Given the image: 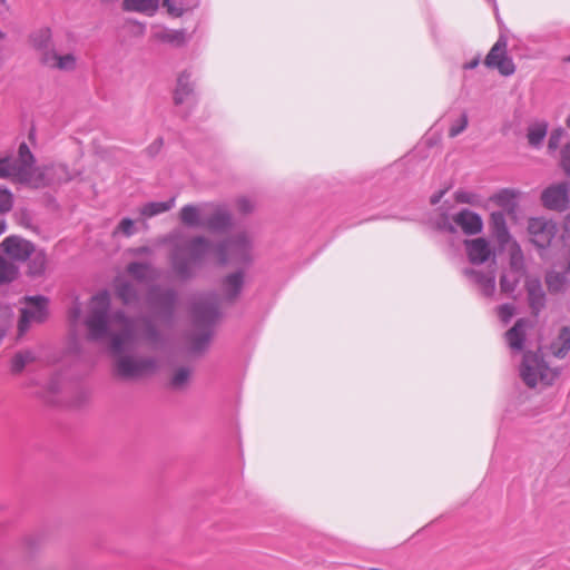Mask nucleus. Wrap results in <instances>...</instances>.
<instances>
[{"instance_id":"nucleus-1","label":"nucleus","mask_w":570,"mask_h":570,"mask_svg":"<svg viewBox=\"0 0 570 570\" xmlns=\"http://www.w3.org/2000/svg\"><path fill=\"white\" fill-rule=\"evenodd\" d=\"M191 320L195 328L200 333H193L188 336L189 352L194 354L204 353L213 337V326L220 317L219 298L215 293H207L199 296L191 305Z\"/></svg>"},{"instance_id":"nucleus-2","label":"nucleus","mask_w":570,"mask_h":570,"mask_svg":"<svg viewBox=\"0 0 570 570\" xmlns=\"http://www.w3.org/2000/svg\"><path fill=\"white\" fill-rule=\"evenodd\" d=\"M213 248V243L200 235L174 243L170 254L174 272L181 279L191 278L193 266L200 265Z\"/></svg>"},{"instance_id":"nucleus-3","label":"nucleus","mask_w":570,"mask_h":570,"mask_svg":"<svg viewBox=\"0 0 570 570\" xmlns=\"http://www.w3.org/2000/svg\"><path fill=\"white\" fill-rule=\"evenodd\" d=\"M520 376L528 387L533 389L539 383L546 386L552 385L558 372L547 364L540 350L527 351L520 366Z\"/></svg>"},{"instance_id":"nucleus-4","label":"nucleus","mask_w":570,"mask_h":570,"mask_svg":"<svg viewBox=\"0 0 570 570\" xmlns=\"http://www.w3.org/2000/svg\"><path fill=\"white\" fill-rule=\"evenodd\" d=\"M109 309L110 297L107 291L99 292L92 296L89 314L85 321V325L88 330V338L90 341H100L110 335Z\"/></svg>"},{"instance_id":"nucleus-5","label":"nucleus","mask_w":570,"mask_h":570,"mask_svg":"<svg viewBox=\"0 0 570 570\" xmlns=\"http://www.w3.org/2000/svg\"><path fill=\"white\" fill-rule=\"evenodd\" d=\"M109 309L110 297L107 291L99 292L92 296L89 314L85 321V325L88 330V338L90 341H100L110 335Z\"/></svg>"},{"instance_id":"nucleus-6","label":"nucleus","mask_w":570,"mask_h":570,"mask_svg":"<svg viewBox=\"0 0 570 570\" xmlns=\"http://www.w3.org/2000/svg\"><path fill=\"white\" fill-rule=\"evenodd\" d=\"M114 372L121 380H139L156 372L157 360L153 356L135 357L129 354H112Z\"/></svg>"},{"instance_id":"nucleus-7","label":"nucleus","mask_w":570,"mask_h":570,"mask_svg":"<svg viewBox=\"0 0 570 570\" xmlns=\"http://www.w3.org/2000/svg\"><path fill=\"white\" fill-rule=\"evenodd\" d=\"M178 294L173 288L151 286L147 293V304L154 317L165 324H171L175 317Z\"/></svg>"},{"instance_id":"nucleus-8","label":"nucleus","mask_w":570,"mask_h":570,"mask_svg":"<svg viewBox=\"0 0 570 570\" xmlns=\"http://www.w3.org/2000/svg\"><path fill=\"white\" fill-rule=\"evenodd\" d=\"M250 242L245 234H237L228 239L218 243L215 252L218 257L219 265H226L228 261L235 264H249Z\"/></svg>"},{"instance_id":"nucleus-9","label":"nucleus","mask_w":570,"mask_h":570,"mask_svg":"<svg viewBox=\"0 0 570 570\" xmlns=\"http://www.w3.org/2000/svg\"><path fill=\"white\" fill-rule=\"evenodd\" d=\"M544 208L563 213L570 208V179L551 184L546 187L540 196Z\"/></svg>"},{"instance_id":"nucleus-10","label":"nucleus","mask_w":570,"mask_h":570,"mask_svg":"<svg viewBox=\"0 0 570 570\" xmlns=\"http://www.w3.org/2000/svg\"><path fill=\"white\" fill-rule=\"evenodd\" d=\"M27 306L21 309V316L18 323L20 334H23L31 322L42 323L48 316L49 299L42 295L27 296L24 298Z\"/></svg>"},{"instance_id":"nucleus-11","label":"nucleus","mask_w":570,"mask_h":570,"mask_svg":"<svg viewBox=\"0 0 570 570\" xmlns=\"http://www.w3.org/2000/svg\"><path fill=\"white\" fill-rule=\"evenodd\" d=\"M508 40L500 36L484 59V65L490 69H497L502 76L508 77L515 72V65L507 55Z\"/></svg>"},{"instance_id":"nucleus-12","label":"nucleus","mask_w":570,"mask_h":570,"mask_svg":"<svg viewBox=\"0 0 570 570\" xmlns=\"http://www.w3.org/2000/svg\"><path fill=\"white\" fill-rule=\"evenodd\" d=\"M528 232L531 242L541 249L550 246L557 234V226L552 220L542 217L530 218L528 223Z\"/></svg>"},{"instance_id":"nucleus-13","label":"nucleus","mask_w":570,"mask_h":570,"mask_svg":"<svg viewBox=\"0 0 570 570\" xmlns=\"http://www.w3.org/2000/svg\"><path fill=\"white\" fill-rule=\"evenodd\" d=\"M524 289L527 292V302L531 315L538 316L547 305V294L541 281L534 276H527L524 281Z\"/></svg>"},{"instance_id":"nucleus-14","label":"nucleus","mask_w":570,"mask_h":570,"mask_svg":"<svg viewBox=\"0 0 570 570\" xmlns=\"http://www.w3.org/2000/svg\"><path fill=\"white\" fill-rule=\"evenodd\" d=\"M0 247L11 259L18 262L27 261L35 252V245L18 235L6 237Z\"/></svg>"},{"instance_id":"nucleus-15","label":"nucleus","mask_w":570,"mask_h":570,"mask_svg":"<svg viewBox=\"0 0 570 570\" xmlns=\"http://www.w3.org/2000/svg\"><path fill=\"white\" fill-rule=\"evenodd\" d=\"M204 216L203 228L210 232H225L232 226L230 213L220 205L208 204Z\"/></svg>"},{"instance_id":"nucleus-16","label":"nucleus","mask_w":570,"mask_h":570,"mask_svg":"<svg viewBox=\"0 0 570 570\" xmlns=\"http://www.w3.org/2000/svg\"><path fill=\"white\" fill-rule=\"evenodd\" d=\"M489 229L491 236L497 240L501 249L510 245L512 239L507 226L505 215L503 212H493L490 215Z\"/></svg>"},{"instance_id":"nucleus-17","label":"nucleus","mask_w":570,"mask_h":570,"mask_svg":"<svg viewBox=\"0 0 570 570\" xmlns=\"http://www.w3.org/2000/svg\"><path fill=\"white\" fill-rule=\"evenodd\" d=\"M453 223L459 226L465 235H478L483 229L482 217L468 208L461 209L453 216Z\"/></svg>"},{"instance_id":"nucleus-18","label":"nucleus","mask_w":570,"mask_h":570,"mask_svg":"<svg viewBox=\"0 0 570 570\" xmlns=\"http://www.w3.org/2000/svg\"><path fill=\"white\" fill-rule=\"evenodd\" d=\"M464 245L469 261L474 265L485 263L492 255L490 244L485 238L466 239Z\"/></svg>"},{"instance_id":"nucleus-19","label":"nucleus","mask_w":570,"mask_h":570,"mask_svg":"<svg viewBox=\"0 0 570 570\" xmlns=\"http://www.w3.org/2000/svg\"><path fill=\"white\" fill-rule=\"evenodd\" d=\"M207 208H209L208 204H187L179 210V220L187 227L203 228L204 216Z\"/></svg>"},{"instance_id":"nucleus-20","label":"nucleus","mask_w":570,"mask_h":570,"mask_svg":"<svg viewBox=\"0 0 570 570\" xmlns=\"http://www.w3.org/2000/svg\"><path fill=\"white\" fill-rule=\"evenodd\" d=\"M463 274L480 287V289L484 296L490 297L494 294V292H495V273H494V271L483 273V272L474 269V268H465L463 271Z\"/></svg>"},{"instance_id":"nucleus-21","label":"nucleus","mask_w":570,"mask_h":570,"mask_svg":"<svg viewBox=\"0 0 570 570\" xmlns=\"http://www.w3.org/2000/svg\"><path fill=\"white\" fill-rule=\"evenodd\" d=\"M19 168L18 174L23 180L31 181V169L36 165V157L31 153L27 142L22 141L18 148V158L14 159Z\"/></svg>"},{"instance_id":"nucleus-22","label":"nucleus","mask_w":570,"mask_h":570,"mask_svg":"<svg viewBox=\"0 0 570 570\" xmlns=\"http://www.w3.org/2000/svg\"><path fill=\"white\" fill-rule=\"evenodd\" d=\"M509 271L513 275L528 276L524 255L517 240L509 245Z\"/></svg>"},{"instance_id":"nucleus-23","label":"nucleus","mask_w":570,"mask_h":570,"mask_svg":"<svg viewBox=\"0 0 570 570\" xmlns=\"http://www.w3.org/2000/svg\"><path fill=\"white\" fill-rule=\"evenodd\" d=\"M244 286V273L242 271H237L227 275L223 279V289L225 293V298L228 302H234L238 295L240 294Z\"/></svg>"},{"instance_id":"nucleus-24","label":"nucleus","mask_w":570,"mask_h":570,"mask_svg":"<svg viewBox=\"0 0 570 570\" xmlns=\"http://www.w3.org/2000/svg\"><path fill=\"white\" fill-rule=\"evenodd\" d=\"M134 323L124 325V330L119 333L110 334L109 350L111 354H122L126 352V345L134 340Z\"/></svg>"},{"instance_id":"nucleus-25","label":"nucleus","mask_w":570,"mask_h":570,"mask_svg":"<svg viewBox=\"0 0 570 570\" xmlns=\"http://www.w3.org/2000/svg\"><path fill=\"white\" fill-rule=\"evenodd\" d=\"M527 321L519 318L514 325L505 332V338L509 346L514 351H522L525 341Z\"/></svg>"},{"instance_id":"nucleus-26","label":"nucleus","mask_w":570,"mask_h":570,"mask_svg":"<svg viewBox=\"0 0 570 570\" xmlns=\"http://www.w3.org/2000/svg\"><path fill=\"white\" fill-rule=\"evenodd\" d=\"M194 92V86L190 82V73L183 71L177 79V86L174 92L175 105H181Z\"/></svg>"},{"instance_id":"nucleus-27","label":"nucleus","mask_w":570,"mask_h":570,"mask_svg":"<svg viewBox=\"0 0 570 570\" xmlns=\"http://www.w3.org/2000/svg\"><path fill=\"white\" fill-rule=\"evenodd\" d=\"M159 7V0H124L122 9L128 12H140L153 16Z\"/></svg>"},{"instance_id":"nucleus-28","label":"nucleus","mask_w":570,"mask_h":570,"mask_svg":"<svg viewBox=\"0 0 570 570\" xmlns=\"http://www.w3.org/2000/svg\"><path fill=\"white\" fill-rule=\"evenodd\" d=\"M140 322L144 326L141 335L144 341H146L151 347H158L164 342L160 331L150 317L144 316L140 318Z\"/></svg>"},{"instance_id":"nucleus-29","label":"nucleus","mask_w":570,"mask_h":570,"mask_svg":"<svg viewBox=\"0 0 570 570\" xmlns=\"http://www.w3.org/2000/svg\"><path fill=\"white\" fill-rule=\"evenodd\" d=\"M18 170L17 161H14L11 156L0 158V179H12L18 183H29L21 178Z\"/></svg>"},{"instance_id":"nucleus-30","label":"nucleus","mask_w":570,"mask_h":570,"mask_svg":"<svg viewBox=\"0 0 570 570\" xmlns=\"http://www.w3.org/2000/svg\"><path fill=\"white\" fill-rule=\"evenodd\" d=\"M155 38L161 42L169 43L174 47H183L188 41L189 37L184 29L180 30H164L157 32Z\"/></svg>"},{"instance_id":"nucleus-31","label":"nucleus","mask_w":570,"mask_h":570,"mask_svg":"<svg viewBox=\"0 0 570 570\" xmlns=\"http://www.w3.org/2000/svg\"><path fill=\"white\" fill-rule=\"evenodd\" d=\"M30 42L37 51L51 49L53 43L50 28H40L32 32L30 35Z\"/></svg>"},{"instance_id":"nucleus-32","label":"nucleus","mask_w":570,"mask_h":570,"mask_svg":"<svg viewBox=\"0 0 570 570\" xmlns=\"http://www.w3.org/2000/svg\"><path fill=\"white\" fill-rule=\"evenodd\" d=\"M553 354L562 358L570 351V327L560 328L557 340L551 345Z\"/></svg>"},{"instance_id":"nucleus-33","label":"nucleus","mask_w":570,"mask_h":570,"mask_svg":"<svg viewBox=\"0 0 570 570\" xmlns=\"http://www.w3.org/2000/svg\"><path fill=\"white\" fill-rule=\"evenodd\" d=\"M116 295L125 305L137 303L139 298L136 287L126 281L116 285Z\"/></svg>"},{"instance_id":"nucleus-34","label":"nucleus","mask_w":570,"mask_h":570,"mask_svg":"<svg viewBox=\"0 0 570 570\" xmlns=\"http://www.w3.org/2000/svg\"><path fill=\"white\" fill-rule=\"evenodd\" d=\"M547 132H548V124L547 122L542 121V122H537V124L531 125L528 128V134H527L529 145L534 148L540 147L543 142L544 137L547 136Z\"/></svg>"},{"instance_id":"nucleus-35","label":"nucleus","mask_w":570,"mask_h":570,"mask_svg":"<svg viewBox=\"0 0 570 570\" xmlns=\"http://www.w3.org/2000/svg\"><path fill=\"white\" fill-rule=\"evenodd\" d=\"M174 204H175V198H171L167 202H150V203L145 204L140 208V214L144 217L150 218V217H154L161 213L170 210L173 208Z\"/></svg>"},{"instance_id":"nucleus-36","label":"nucleus","mask_w":570,"mask_h":570,"mask_svg":"<svg viewBox=\"0 0 570 570\" xmlns=\"http://www.w3.org/2000/svg\"><path fill=\"white\" fill-rule=\"evenodd\" d=\"M190 376H191L190 367H188V366L178 367L174 372V374L169 381L170 389H173L175 391L184 390L188 385Z\"/></svg>"},{"instance_id":"nucleus-37","label":"nucleus","mask_w":570,"mask_h":570,"mask_svg":"<svg viewBox=\"0 0 570 570\" xmlns=\"http://www.w3.org/2000/svg\"><path fill=\"white\" fill-rule=\"evenodd\" d=\"M18 274V266L0 256V285L13 282Z\"/></svg>"},{"instance_id":"nucleus-38","label":"nucleus","mask_w":570,"mask_h":570,"mask_svg":"<svg viewBox=\"0 0 570 570\" xmlns=\"http://www.w3.org/2000/svg\"><path fill=\"white\" fill-rule=\"evenodd\" d=\"M35 361V355L30 351L18 352L14 354L11 361V371L12 373H21L26 365L30 362Z\"/></svg>"},{"instance_id":"nucleus-39","label":"nucleus","mask_w":570,"mask_h":570,"mask_svg":"<svg viewBox=\"0 0 570 570\" xmlns=\"http://www.w3.org/2000/svg\"><path fill=\"white\" fill-rule=\"evenodd\" d=\"M514 197L515 194L512 190L502 189L492 197V200L501 207L513 210L515 207Z\"/></svg>"},{"instance_id":"nucleus-40","label":"nucleus","mask_w":570,"mask_h":570,"mask_svg":"<svg viewBox=\"0 0 570 570\" xmlns=\"http://www.w3.org/2000/svg\"><path fill=\"white\" fill-rule=\"evenodd\" d=\"M522 276H519V275H513L509 272V274H503L501 277H500V289L502 293H505V294H512L519 283H520V279H521Z\"/></svg>"},{"instance_id":"nucleus-41","label":"nucleus","mask_w":570,"mask_h":570,"mask_svg":"<svg viewBox=\"0 0 570 570\" xmlns=\"http://www.w3.org/2000/svg\"><path fill=\"white\" fill-rule=\"evenodd\" d=\"M546 283H547L550 292L558 293V292L562 291V288L564 286L566 276L561 273L549 272L546 275Z\"/></svg>"},{"instance_id":"nucleus-42","label":"nucleus","mask_w":570,"mask_h":570,"mask_svg":"<svg viewBox=\"0 0 570 570\" xmlns=\"http://www.w3.org/2000/svg\"><path fill=\"white\" fill-rule=\"evenodd\" d=\"M150 266L145 263L139 262H132L128 264L127 272L137 281H145L147 278V272L149 271Z\"/></svg>"},{"instance_id":"nucleus-43","label":"nucleus","mask_w":570,"mask_h":570,"mask_svg":"<svg viewBox=\"0 0 570 570\" xmlns=\"http://www.w3.org/2000/svg\"><path fill=\"white\" fill-rule=\"evenodd\" d=\"M56 69L70 71L76 68V57L72 53L65 56L58 55L57 61L53 63Z\"/></svg>"},{"instance_id":"nucleus-44","label":"nucleus","mask_w":570,"mask_h":570,"mask_svg":"<svg viewBox=\"0 0 570 570\" xmlns=\"http://www.w3.org/2000/svg\"><path fill=\"white\" fill-rule=\"evenodd\" d=\"M27 185H31L35 188H42L50 184V179L47 178L46 173L40 169H31V181L26 183Z\"/></svg>"},{"instance_id":"nucleus-45","label":"nucleus","mask_w":570,"mask_h":570,"mask_svg":"<svg viewBox=\"0 0 570 570\" xmlns=\"http://www.w3.org/2000/svg\"><path fill=\"white\" fill-rule=\"evenodd\" d=\"M13 205V196L11 191L0 186V214L11 210Z\"/></svg>"},{"instance_id":"nucleus-46","label":"nucleus","mask_w":570,"mask_h":570,"mask_svg":"<svg viewBox=\"0 0 570 570\" xmlns=\"http://www.w3.org/2000/svg\"><path fill=\"white\" fill-rule=\"evenodd\" d=\"M46 258L43 255H36L29 264V274L31 276H39L45 272Z\"/></svg>"},{"instance_id":"nucleus-47","label":"nucleus","mask_w":570,"mask_h":570,"mask_svg":"<svg viewBox=\"0 0 570 570\" xmlns=\"http://www.w3.org/2000/svg\"><path fill=\"white\" fill-rule=\"evenodd\" d=\"M559 166L564 175L570 179V142H568L560 151Z\"/></svg>"},{"instance_id":"nucleus-48","label":"nucleus","mask_w":570,"mask_h":570,"mask_svg":"<svg viewBox=\"0 0 570 570\" xmlns=\"http://www.w3.org/2000/svg\"><path fill=\"white\" fill-rule=\"evenodd\" d=\"M566 135V131L563 128H556L551 131L549 140H548V149L549 151H554L558 149L561 139Z\"/></svg>"},{"instance_id":"nucleus-49","label":"nucleus","mask_w":570,"mask_h":570,"mask_svg":"<svg viewBox=\"0 0 570 570\" xmlns=\"http://www.w3.org/2000/svg\"><path fill=\"white\" fill-rule=\"evenodd\" d=\"M164 7L167 8L168 13H170L174 17H180L184 14L185 8L183 1L176 2L175 0H164L163 1Z\"/></svg>"},{"instance_id":"nucleus-50","label":"nucleus","mask_w":570,"mask_h":570,"mask_svg":"<svg viewBox=\"0 0 570 570\" xmlns=\"http://www.w3.org/2000/svg\"><path fill=\"white\" fill-rule=\"evenodd\" d=\"M435 228L442 232H446L449 234H455L456 233V225L452 222H450L449 217L443 214L436 222H435Z\"/></svg>"},{"instance_id":"nucleus-51","label":"nucleus","mask_w":570,"mask_h":570,"mask_svg":"<svg viewBox=\"0 0 570 570\" xmlns=\"http://www.w3.org/2000/svg\"><path fill=\"white\" fill-rule=\"evenodd\" d=\"M39 52L41 53V63L50 68H53V63L57 61L58 58V53L56 52L55 47L51 46V49L40 50Z\"/></svg>"},{"instance_id":"nucleus-52","label":"nucleus","mask_w":570,"mask_h":570,"mask_svg":"<svg viewBox=\"0 0 570 570\" xmlns=\"http://www.w3.org/2000/svg\"><path fill=\"white\" fill-rule=\"evenodd\" d=\"M514 313H515V307L512 304H502L498 307V315L504 324H507L511 321Z\"/></svg>"},{"instance_id":"nucleus-53","label":"nucleus","mask_w":570,"mask_h":570,"mask_svg":"<svg viewBox=\"0 0 570 570\" xmlns=\"http://www.w3.org/2000/svg\"><path fill=\"white\" fill-rule=\"evenodd\" d=\"M466 127H468V116H466V114H462L460 119L456 121V124L451 126V128L449 130V136L451 138H454L458 135H460L462 131H464Z\"/></svg>"},{"instance_id":"nucleus-54","label":"nucleus","mask_w":570,"mask_h":570,"mask_svg":"<svg viewBox=\"0 0 570 570\" xmlns=\"http://www.w3.org/2000/svg\"><path fill=\"white\" fill-rule=\"evenodd\" d=\"M456 203L473 205L475 203L476 195L473 193L458 190L454 194Z\"/></svg>"},{"instance_id":"nucleus-55","label":"nucleus","mask_w":570,"mask_h":570,"mask_svg":"<svg viewBox=\"0 0 570 570\" xmlns=\"http://www.w3.org/2000/svg\"><path fill=\"white\" fill-rule=\"evenodd\" d=\"M126 236H131L135 234V223L131 218H122L117 227Z\"/></svg>"},{"instance_id":"nucleus-56","label":"nucleus","mask_w":570,"mask_h":570,"mask_svg":"<svg viewBox=\"0 0 570 570\" xmlns=\"http://www.w3.org/2000/svg\"><path fill=\"white\" fill-rule=\"evenodd\" d=\"M163 145V138H157L146 148L145 151L149 157H155L160 151Z\"/></svg>"},{"instance_id":"nucleus-57","label":"nucleus","mask_w":570,"mask_h":570,"mask_svg":"<svg viewBox=\"0 0 570 570\" xmlns=\"http://www.w3.org/2000/svg\"><path fill=\"white\" fill-rule=\"evenodd\" d=\"M237 208L243 214H249L253 212L254 205L248 198H240L237 202Z\"/></svg>"},{"instance_id":"nucleus-58","label":"nucleus","mask_w":570,"mask_h":570,"mask_svg":"<svg viewBox=\"0 0 570 570\" xmlns=\"http://www.w3.org/2000/svg\"><path fill=\"white\" fill-rule=\"evenodd\" d=\"M115 318L120 322L122 325H131L132 324V320L129 318L125 312L122 311H119V312H116L115 313Z\"/></svg>"},{"instance_id":"nucleus-59","label":"nucleus","mask_w":570,"mask_h":570,"mask_svg":"<svg viewBox=\"0 0 570 570\" xmlns=\"http://www.w3.org/2000/svg\"><path fill=\"white\" fill-rule=\"evenodd\" d=\"M448 191V188L445 189H441L439 190L438 193L433 194L430 198V203L431 205H436L440 203V200L442 199V197L446 194Z\"/></svg>"},{"instance_id":"nucleus-60","label":"nucleus","mask_w":570,"mask_h":570,"mask_svg":"<svg viewBox=\"0 0 570 570\" xmlns=\"http://www.w3.org/2000/svg\"><path fill=\"white\" fill-rule=\"evenodd\" d=\"M479 63H480V59H479V57H476V58L472 59L471 61L466 62L464 65V69H474L479 66Z\"/></svg>"},{"instance_id":"nucleus-61","label":"nucleus","mask_w":570,"mask_h":570,"mask_svg":"<svg viewBox=\"0 0 570 570\" xmlns=\"http://www.w3.org/2000/svg\"><path fill=\"white\" fill-rule=\"evenodd\" d=\"M28 138L33 141L36 139V129L31 128L28 134Z\"/></svg>"},{"instance_id":"nucleus-62","label":"nucleus","mask_w":570,"mask_h":570,"mask_svg":"<svg viewBox=\"0 0 570 570\" xmlns=\"http://www.w3.org/2000/svg\"><path fill=\"white\" fill-rule=\"evenodd\" d=\"M79 315H80V308H79V307L73 308V311H72V317H73L75 320H77V318L79 317Z\"/></svg>"},{"instance_id":"nucleus-63","label":"nucleus","mask_w":570,"mask_h":570,"mask_svg":"<svg viewBox=\"0 0 570 570\" xmlns=\"http://www.w3.org/2000/svg\"><path fill=\"white\" fill-rule=\"evenodd\" d=\"M4 230H6V222L1 219V220H0V235H1L2 233H4Z\"/></svg>"},{"instance_id":"nucleus-64","label":"nucleus","mask_w":570,"mask_h":570,"mask_svg":"<svg viewBox=\"0 0 570 570\" xmlns=\"http://www.w3.org/2000/svg\"><path fill=\"white\" fill-rule=\"evenodd\" d=\"M566 122H567V126L570 128V114H569V117Z\"/></svg>"}]
</instances>
